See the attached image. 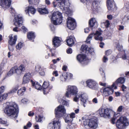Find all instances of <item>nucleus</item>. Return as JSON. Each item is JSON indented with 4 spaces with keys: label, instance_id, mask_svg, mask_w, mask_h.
I'll return each instance as SVG.
<instances>
[{
    "label": "nucleus",
    "instance_id": "39",
    "mask_svg": "<svg viewBox=\"0 0 129 129\" xmlns=\"http://www.w3.org/2000/svg\"><path fill=\"white\" fill-rule=\"evenodd\" d=\"M110 23L108 20H106L105 22L102 23V25H104L105 26L104 27L108 28L110 25Z\"/></svg>",
    "mask_w": 129,
    "mask_h": 129
},
{
    "label": "nucleus",
    "instance_id": "34",
    "mask_svg": "<svg viewBox=\"0 0 129 129\" xmlns=\"http://www.w3.org/2000/svg\"><path fill=\"white\" fill-rule=\"evenodd\" d=\"M46 68L44 67H41L40 69V71L39 72V73L40 75L43 76L45 74V72L46 71Z\"/></svg>",
    "mask_w": 129,
    "mask_h": 129
},
{
    "label": "nucleus",
    "instance_id": "29",
    "mask_svg": "<svg viewBox=\"0 0 129 129\" xmlns=\"http://www.w3.org/2000/svg\"><path fill=\"white\" fill-rule=\"evenodd\" d=\"M97 23L96 20L94 18H91L89 22V24L91 27L94 26L95 24H97Z\"/></svg>",
    "mask_w": 129,
    "mask_h": 129
},
{
    "label": "nucleus",
    "instance_id": "5",
    "mask_svg": "<svg viewBox=\"0 0 129 129\" xmlns=\"http://www.w3.org/2000/svg\"><path fill=\"white\" fill-rule=\"evenodd\" d=\"M97 112L101 117L105 118H110L113 117L115 114V113L113 111L108 109L100 108Z\"/></svg>",
    "mask_w": 129,
    "mask_h": 129
},
{
    "label": "nucleus",
    "instance_id": "46",
    "mask_svg": "<svg viewBox=\"0 0 129 129\" xmlns=\"http://www.w3.org/2000/svg\"><path fill=\"white\" fill-rule=\"evenodd\" d=\"M18 68L21 71V72L24 71L25 70V66L23 64L21 65L20 66L18 67Z\"/></svg>",
    "mask_w": 129,
    "mask_h": 129
},
{
    "label": "nucleus",
    "instance_id": "7",
    "mask_svg": "<svg viewBox=\"0 0 129 129\" xmlns=\"http://www.w3.org/2000/svg\"><path fill=\"white\" fill-rule=\"evenodd\" d=\"M101 34V33L100 31H96L95 33H91L87 37L86 40V43L88 44L90 43L92 37L94 36L95 40L102 41L103 40V38L100 36Z\"/></svg>",
    "mask_w": 129,
    "mask_h": 129
},
{
    "label": "nucleus",
    "instance_id": "23",
    "mask_svg": "<svg viewBox=\"0 0 129 129\" xmlns=\"http://www.w3.org/2000/svg\"><path fill=\"white\" fill-rule=\"evenodd\" d=\"M31 75L30 73H27L25 74L23 78L22 83L25 84L28 83L30 80Z\"/></svg>",
    "mask_w": 129,
    "mask_h": 129
},
{
    "label": "nucleus",
    "instance_id": "43",
    "mask_svg": "<svg viewBox=\"0 0 129 129\" xmlns=\"http://www.w3.org/2000/svg\"><path fill=\"white\" fill-rule=\"evenodd\" d=\"M94 8L97 9L98 7V3L95 1L93 2L92 4Z\"/></svg>",
    "mask_w": 129,
    "mask_h": 129
},
{
    "label": "nucleus",
    "instance_id": "20",
    "mask_svg": "<svg viewBox=\"0 0 129 129\" xmlns=\"http://www.w3.org/2000/svg\"><path fill=\"white\" fill-rule=\"evenodd\" d=\"M75 41V38L73 36L68 37L67 40V45L70 47L72 46L74 44Z\"/></svg>",
    "mask_w": 129,
    "mask_h": 129
},
{
    "label": "nucleus",
    "instance_id": "35",
    "mask_svg": "<svg viewBox=\"0 0 129 129\" xmlns=\"http://www.w3.org/2000/svg\"><path fill=\"white\" fill-rule=\"evenodd\" d=\"M23 43L20 42L18 43L16 46V49L17 50H20L23 47Z\"/></svg>",
    "mask_w": 129,
    "mask_h": 129
},
{
    "label": "nucleus",
    "instance_id": "28",
    "mask_svg": "<svg viewBox=\"0 0 129 129\" xmlns=\"http://www.w3.org/2000/svg\"><path fill=\"white\" fill-rule=\"evenodd\" d=\"M35 36L34 33L30 32L27 33V37L30 40H32L33 41V40L35 39Z\"/></svg>",
    "mask_w": 129,
    "mask_h": 129
},
{
    "label": "nucleus",
    "instance_id": "60",
    "mask_svg": "<svg viewBox=\"0 0 129 129\" xmlns=\"http://www.w3.org/2000/svg\"><path fill=\"white\" fill-rule=\"evenodd\" d=\"M123 109V106H120L119 107L117 111L119 112H121Z\"/></svg>",
    "mask_w": 129,
    "mask_h": 129
},
{
    "label": "nucleus",
    "instance_id": "59",
    "mask_svg": "<svg viewBox=\"0 0 129 129\" xmlns=\"http://www.w3.org/2000/svg\"><path fill=\"white\" fill-rule=\"evenodd\" d=\"M90 29L88 27L84 29V32L85 33H88Z\"/></svg>",
    "mask_w": 129,
    "mask_h": 129
},
{
    "label": "nucleus",
    "instance_id": "50",
    "mask_svg": "<svg viewBox=\"0 0 129 129\" xmlns=\"http://www.w3.org/2000/svg\"><path fill=\"white\" fill-rule=\"evenodd\" d=\"M76 59L80 63H81V54H79L77 55L76 56Z\"/></svg>",
    "mask_w": 129,
    "mask_h": 129
},
{
    "label": "nucleus",
    "instance_id": "56",
    "mask_svg": "<svg viewBox=\"0 0 129 129\" xmlns=\"http://www.w3.org/2000/svg\"><path fill=\"white\" fill-rule=\"evenodd\" d=\"M28 101V100L26 99L23 98L21 100V102L24 104H25Z\"/></svg>",
    "mask_w": 129,
    "mask_h": 129
},
{
    "label": "nucleus",
    "instance_id": "33",
    "mask_svg": "<svg viewBox=\"0 0 129 129\" xmlns=\"http://www.w3.org/2000/svg\"><path fill=\"white\" fill-rule=\"evenodd\" d=\"M8 96L7 93H4L3 94L1 95L0 96V101H3L4 100H6Z\"/></svg>",
    "mask_w": 129,
    "mask_h": 129
},
{
    "label": "nucleus",
    "instance_id": "40",
    "mask_svg": "<svg viewBox=\"0 0 129 129\" xmlns=\"http://www.w3.org/2000/svg\"><path fill=\"white\" fill-rule=\"evenodd\" d=\"M116 47L117 49L119 51L123 49L122 46L119 44L118 42L116 43Z\"/></svg>",
    "mask_w": 129,
    "mask_h": 129
},
{
    "label": "nucleus",
    "instance_id": "17",
    "mask_svg": "<svg viewBox=\"0 0 129 129\" xmlns=\"http://www.w3.org/2000/svg\"><path fill=\"white\" fill-rule=\"evenodd\" d=\"M22 18L20 16H15L14 20V24L16 26H20L22 23Z\"/></svg>",
    "mask_w": 129,
    "mask_h": 129
},
{
    "label": "nucleus",
    "instance_id": "62",
    "mask_svg": "<svg viewBox=\"0 0 129 129\" xmlns=\"http://www.w3.org/2000/svg\"><path fill=\"white\" fill-rule=\"evenodd\" d=\"M121 88H122V90L123 91H124L125 90V89L126 88V87L124 85H122L121 86Z\"/></svg>",
    "mask_w": 129,
    "mask_h": 129
},
{
    "label": "nucleus",
    "instance_id": "63",
    "mask_svg": "<svg viewBox=\"0 0 129 129\" xmlns=\"http://www.w3.org/2000/svg\"><path fill=\"white\" fill-rule=\"evenodd\" d=\"M22 31L24 32L26 31L27 30V28L24 26H23L22 27Z\"/></svg>",
    "mask_w": 129,
    "mask_h": 129
},
{
    "label": "nucleus",
    "instance_id": "13",
    "mask_svg": "<svg viewBox=\"0 0 129 129\" xmlns=\"http://www.w3.org/2000/svg\"><path fill=\"white\" fill-rule=\"evenodd\" d=\"M75 117V114L74 112L68 114L67 116L63 117L65 122L66 123L71 122L73 120V118Z\"/></svg>",
    "mask_w": 129,
    "mask_h": 129
},
{
    "label": "nucleus",
    "instance_id": "51",
    "mask_svg": "<svg viewBox=\"0 0 129 129\" xmlns=\"http://www.w3.org/2000/svg\"><path fill=\"white\" fill-rule=\"evenodd\" d=\"M5 88V87L4 86H2L0 87V94L4 91Z\"/></svg>",
    "mask_w": 129,
    "mask_h": 129
},
{
    "label": "nucleus",
    "instance_id": "11",
    "mask_svg": "<svg viewBox=\"0 0 129 129\" xmlns=\"http://www.w3.org/2000/svg\"><path fill=\"white\" fill-rule=\"evenodd\" d=\"M60 122L58 119L57 120H54L49 124L48 126V129H59Z\"/></svg>",
    "mask_w": 129,
    "mask_h": 129
},
{
    "label": "nucleus",
    "instance_id": "41",
    "mask_svg": "<svg viewBox=\"0 0 129 129\" xmlns=\"http://www.w3.org/2000/svg\"><path fill=\"white\" fill-rule=\"evenodd\" d=\"M69 102L70 101L69 100H63L62 102V104L64 105L67 107H69Z\"/></svg>",
    "mask_w": 129,
    "mask_h": 129
},
{
    "label": "nucleus",
    "instance_id": "45",
    "mask_svg": "<svg viewBox=\"0 0 129 129\" xmlns=\"http://www.w3.org/2000/svg\"><path fill=\"white\" fill-rule=\"evenodd\" d=\"M32 125L31 123L30 122H29L27 124L26 126H24V129H27L28 128L30 127Z\"/></svg>",
    "mask_w": 129,
    "mask_h": 129
},
{
    "label": "nucleus",
    "instance_id": "22",
    "mask_svg": "<svg viewBox=\"0 0 129 129\" xmlns=\"http://www.w3.org/2000/svg\"><path fill=\"white\" fill-rule=\"evenodd\" d=\"M112 90L110 88L108 87L104 88L103 89V95L104 96H108L112 93Z\"/></svg>",
    "mask_w": 129,
    "mask_h": 129
},
{
    "label": "nucleus",
    "instance_id": "47",
    "mask_svg": "<svg viewBox=\"0 0 129 129\" xmlns=\"http://www.w3.org/2000/svg\"><path fill=\"white\" fill-rule=\"evenodd\" d=\"M90 121V119H86L85 121H83V124L84 125H88V123H89Z\"/></svg>",
    "mask_w": 129,
    "mask_h": 129
},
{
    "label": "nucleus",
    "instance_id": "1",
    "mask_svg": "<svg viewBox=\"0 0 129 129\" xmlns=\"http://www.w3.org/2000/svg\"><path fill=\"white\" fill-rule=\"evenodd\" d=\"M7 106L4 110V112L7 115L15 119L18 116V111L17 105L15 103H6Z\"/></svg>",
    "mask_w": 129,
    "mask_h": 129
},
{
    "label": "nucleus",
    "instance_id": "24",
    "mask_svg": "<svg viewBox=\"0 0 129 129\" xmlns=\"http://www.w3.org/2000/svg\"><path fill=\"white\" fill-rule=\"evenodd\" d=\"M125 79L123 77H121L118 79L115 82V83L113 84L112 86L113 87L116 84H117L119 83L123 84L125 82Z\"/></svg>",
    "mask_w": 129,
    "mask_h": 129
},
{
    "label": "nucleus",
    "instance_id": "6",
    "mask_svg": "<svg viewBox=\"0 0 129 129\" xmlns=\"http://www.w3.org/2000/svg\"><path fill=\"white\" fill-rule=\"evenodd\" d=\"M116 126L118 129L124 128L128 125V122L126 117H121L118 119L116 122Z\"/></svg>",
    "mask_w": 129,
    "mask_h": 129
},
{
    "label": "nucleus",
    "instance_id": "26",
    "mask_svg": "<svg viewBox=\"0 0 129 129\" xmlns=\"http://www.w3.org/2000/svg\"><path fill=\"white\" fill-rule=\"evenodd\" d=\"M30 82L32 83V84L33 86H35V88L38 90H41L42 89V86L38 82L35 83L33 82L32 80H30Z\"/></svg>",
    "mask_w": 129,
    "mask_h": 129
},
{
    "label": "nucleus",
    "instance_id": "54",
    "mask_svg": "<svg viewBox=\"0 0 129 129\" xmlns=\"http://www.w3.org/2000/svg\"><path fill=\"white\" fill-rule=\"evenodd\" d=\"M112 52V51L111 50H108L106 51V55H109L111 54Z\"/></svg>",
    "mask_w": 129,
    "mask_h": 129
},
{
    "label": "nucleus",
    "instance_id": "57",
    "mask_svg": "<svg viewBox=\"0 0 129 129\" xmlns=\"http://www.w3.org/2000/svg\"><path fill=\"white\" fill-rule=\"evenodd\" d=\"M87 53H88V52H91L93 50V49L92 48L88 47L87 48Z\"/></svg>",
    "mask_w": 129,
    "mask_h": 129
},
{
    "label": "nucleus",
    "instance_id": "61",
    "mask_svg": "<svg viewBox=\"0 0 129 129\" xmlns=\"http://www.w3.org/2000/svg\"><path fill=\"white\" fill-rule=\"evenodd\" d=\"M67 52L68 54H71L72 53V50L71 48H69L67 50Z\"/></svg>",
    "mask_w": 129,
    "mask_h": 129
},
{
    "label": "nucleus",
    "instance_id": "55",
    "mask_svg": "<svg viewBox=\"0 0 129 129\" xmlns=\"http://www.w3.org/2000/svg\"><path fill=\"white\" fill-rule=\"evenodd\" d=\"M108 60V59L106 55L104 56L103 59V62L105 63Z\"/></svg>",
    "mask_w": 129,
    "mask_h": 129
},
{
    "label": "nucleus",
    "instance_id": "10",
    "mask_svg": "<svg viewBox=\"0 0 129 129\" xmlns=\"http://www.w3.org/2000/svg\"><path fill=\"white\" fill-rule=\"evenodd\" d=\"M67 26L68 28L71 30H74L76 27V23L75 20L72 18L69 17L67 19Z\"/></svg>",
    "mask_w": 129,
    "mask_h": 129
},
{
    "label": "nucleus",
    "instance_id": "14",
    "mask_svg": "<svg viewBox=\"0 0 129 129\" xmlns=\"http://www.w3.org/2000/svg\"><path fill=\"white\" fill-rule=\"evenodd\" d=\"M107 4L108 9L110 11H112L116 9L113 0H107Z\"/></svg>",
    "mask_w": 129,
    "mask_h": 129
},
{
    "label": "nucleus",
    "instance_id": "37",
    "mask_svg": "<svg viewBox=\"0 0 129 129\" xmlns=\"http://www.w3.org/2000/svg\"><path fill=\"white\" fill-rule=\"evenodd\" d=\"M88 47L87 45H83L81 46V51L87 53V48Z\"/></svg>",
    "mask_w": 129,
    "mask_h": 129
},
{
    "label": "nucleus",
    "instance_id": "8",
    "mask_svg": "<svg viewBox=\"0 0 129 129\" xmlns=\"http://www.w3.org/2000/svg\"><path fill=\"white\" fill-rule=\"evenodd\" d=\"M55 112L56 117L58 118L62 117L61 113L63 114L66 113V110L64 106L60 105L55 109Z\"/></svg>",
    "mask_w": 129,
    "mask_h": 129
},
{
    "label": "nucleus",
    "instance_id": "53",
    "mask_svg": "<svg viewBox=\"0 0 129 129\" xmlns=\"http://www.w3.org/2000/svg\"><path fill=\"white\" fill-rule=\"evenodd\" d=\"M13 45H9V49L10 50L13 51L14 49V47L13 46Z\"/></svg>",
    "mask_w": 129,
    "mask_h": 129
},
{
    "label": "nucleus",
    "instance_id": "44",
    "mask_svg": "<svg viewBox=\"0 0 129 129\" xmlns=\"http://www.w3.org/2000/svg\"><path fill=\"white\" fill-rule=\"evenodd\" d=\"M87 59V58L85 55L81 54V61H85Z\"/></svg>",
    "mask_w": 129,
    "mask_h": 129
},
{
    "label": "nucleus",
    "instance_id": "36",
    "mask_svg": "<svg viewBox=\"0 0 129 129\" xmlns=\"http://www.w3.org/2000/svg\"><path fill=\"white\" fill-rule=\"evenodd\" d=\"M43 116L42 115H39L38 116H36L35 117L36 121L37 122H41L43 119Z\"/></svg>",
    "mask_w": 129,
    "mask_h": 129
},
{
    "label": "nucleus",
    "instance_id": "31",
    "mask_svg": "<svg viewBox=\"0 0 129 129\" xmlns=\"http://www.w3.org/2000/svg\"><path fill=\"white\" fill-rule=\"evenodd\" d=\"M67 73H63L60 76V80L63 82L65 81L67 79Z\"/></svg>",
    "mask_w": 129,
    "mask_h": 129
},
{
    "label": "nucleus",
    "instance_id": "12",
    "mask_svg": "<svg viewBox=\"0 0 129 129\" xmlns=\"http://www.w3.org/2000/svg\"><path fill=\"white\" fill-rule=\"evenodd\" d=\"M22 73L21 71L17 68V66L12 67L8 73L7 75L8 76L12 75L14 73H15L18 75H20Z\"/></svg>",
    "mask_w": 129,
    "mask_h": 129
},
{
    "label": "nucleus",
    "instance_id": "30",
    "mask_svg": "<svg viewBox=\"0 0 129 129\" xmlns=\"http://www.w3.org/2000/svg\"><path fill=\"white\" fill-rule=\"evenodd\" d=\"M26 90V88L25 87H23L18 90L17 92L18 95L19 96L22 95L24 93V92Z\"/></svg>",
    "mask_w": 129,
    "mask_h": 129
},
{
    "label": "nucleus",
    "instance_id": "64",
    "mask_svg": "<svg viewBox=\"0 0 129 129\" xmlns=\"http://www.w3.org/2000/svg\"><path fill=\"white\" fill-rule=\"evenodd\" d=\"M92 102L93 103H98V100L96 98H95L93 99L92 100Z\"/></svg>",
    "mask_w": 129,
    "mask_h": 129
},
{
    "label": "nucleus",
    "instance_id": "58",
    "mask_svg": "<svg viewBox=\"0 0 129 129\" xmlns=\"http://www.w3.org/2000/svg\"><path fill=\"white\" fill-rule=\"evenodd\" d=\"M53 75L56 77L58 75L57 71H55L53 72Z\"/></svg>",
    "mask_w": 129,
    "mask_h": 129
},
{
    "label": "nucleus",
    "instance_id": "15",
    "mask_svg": "<svg viewBox=\"0 0 129 129\" xmlns=\"http://www.w3.org/2000/svg\"><path fill=\"white\" fill-rule=\"evenodd\" d=\"M11 0H0V5L4 9L8 8L10 6Z\"/></svg>",
    "mask_w": 129,
    "mask_h": 129
},
{
    "label": "nucleus",
    "instance_id": "42",
    "mask_svg": "<svg viewBox=\"0 0 129 129\" xmlns=\"http://www.w3.org/2000/svg\"><path fill=\"white\" fill-rule=\"evenodd\" d=\"M49 84L48 82H44L43 85L42 86L44 89H46L48 87Z\"/></svg>",
    "mask_w": 129,
    "mask_h": 129
},
{
    "label": "nucleus",
    "instance_id": "4",
    "mask_svg": "<svg viewBox=\"0 0 129 129\" xmlns=\"http://www.w3.org/2000/svg\"><path fill=\"white\" fill-rule=\"evenodd\" d=\"M62 18V14L59 11L54 12L52 15L51 21L55 25H59L61 23Z\"/></svg>",
    "mask_w": 129,
    "mask_h": 129
},
{
    "label": "nucleus",
    "instance_id": "25",
    "mask_svg": "<svg viewBox=\"0 0 129 129\" xmlns=\"http://www.w3.org/2000/svg\"><path fill=\"white\" fill-rule=\"evenodd\" d=\"M37 11L41 14H45L48 13V10L46 8H38L37 9Z\"/></svg>",
    "mask_w": 129,
    "mask_h": 129
},
{
    "label": "nucleus",
    "instance_id": "21",
    "mask_svg": "<svg viewBox=\"0 0 129 129\" xmlns=\"http://www.w3.org/2000/svg\"><path fill=\"white\" fill-rule=\"evenodd\" d=\"M9 44L10 45H14L16 43L17 39V36H14L12 37V35H10L9 37Z\"/></svg>",
    "mask_w": 129,
    "mask_h": 129
},
{
    "label": "nucleus",
    "instance_id": "27",
    "mask_svg": "<svg viewBox=\"0 0 129 129\" xmlns=\"http://www.w3.org/2000/svg\"><path fill=\"white\" fill-rule=\"evenodd\" d=\"M87 95L85 93H84L81 94V101L83 103V106L84 107L86 106L85 105L86 100L87 99Z\"/></svg>",
    "mask_w": 129,
    "mask_h": 129
},
{
    "label": "nucleus",
    "instance_id": "3",
    "mask_svg": "<svg viewBox=\"0 0 129 129\" xmlns=\"http://www.w3.org/2000/svg\"><path fill=\"white\" fill-rule=\"evenodd\" d=\"M78 89L76 86L69 85L67 88V91L66 93V95L67 97L69 98L70 97L71 95H76L74 100V101L77 102L81 96L80 93H78Z\"/></svg>",
    "mask_w": 129,
    "mask_h": 129
},
{
    "label": "nucleus",
    "instance_id": "32",
    "mask_svg": "<svg viewBox=\"0 0 129 129\" xmlns=\"http://www.w3.org/2000/svg\"><path fill=\"white\" fill-rule=\"evenodd\" d=\"M6 61L5 60H3L0 65V70L1 72L3 70L6 68Z\"/></svg>",
    "mask_w": 129,
    "mask_h": 129
},
{
    "label": "nucleus",
    "instance_id": "16",
    "mask_svg": "<svg viewBox=\"0 0 129 129\" xmlns=\"http://www.w3.org/2000/svg\"><path fill=\"white\" fill-rule=\"evenodd\" d=\"M97 121V120L96 118L90 119L89 123H88V126L93 129L96 128L98 125Z\"/></svg>",
    "mask_w": 129,
    "mask_h": 129
},
{
    "label": "nucleus",
    "instance_id": "38",
    "mask_svg": "<svg viewBox=\"0 0 129 129\" xmlns=\"http://www.w3.org/2000/svg\"><path fill=\"white\" fill-rule=\"evenodd\" d=\"M0 123L6 126H7L9 125V123L7 122L6 120L2 118H0Z\"/></svg>",
    "mask_w": 129,
    "mask_h": 129
},
{
    "label": "nucleus",
    "instance_id": "9",
    "mask_svg": "<svg viewBox=\"0 0 129 129\" xmlns=\"http://www.w3.org/2000/svg\"><path fill=\"white\" fill-rule=\"evenodd\" d=\"M86 83L88 87L92 89L96 90L98 89V84L94 80H88L86 81Z\"/></svg>",
    "mask_w": 129,
    "mask_h": 129
},
{
    "label": "nucleus",
    "instance_id": "2",
    "mask_svg": "<svg viewBox=\"0 0 129 129\" xmlns=\"http://www.w3.org/2000/svg\"><path fill=\"white\" fill-rule=\"evenodd\" d=\"M53 2L54 6L59 7L63 12L68 15H71L72 11L69 8V5L66 3L65 0H54Z\"/></svg>",
    "mask_w": 129,
    "mask_h": 129
},
{
    "label": "nucleus",
    "instance_id": "18",
    "mask_svg": "<svg viewBox=\"0 0 129 129\" xmlns=\"http://www.w3.org/2000/svg\"><path fill=\"white\" fill-rule=\"evenodd\" d=\"M61 41V38L54 37L52 40V44L54 47H58L60 45V42Z\"/></svg>",
    "mask_w": 129,
    "mask_h": 129
},
{
    "label": "nucleus",
    "instance_id": "52",
    "mask_svg": "<svg viewBox=\"0 0 129 129\" xmlns=\"http://www.w3.org/2000/svg\"><path fill=\"white\" fill-rule=\"evenodd\" d=\"M67 73V79H70L73 77V75L71 73Z\"/></svg>",
    "mask_w": 129,
    "mask_h": 129
},
{
    "label": "nucleus",
    "instance_id": "19",
    "mask_svg": "<svg viewBox=\"0 0 129 129\" xmlns=\"http://www.w3.org/2000/svg\"><path fill=\"white\" fill-rule=\"evenodd\" d=\"M25 11L27 14L29 15V13L33 14H35L36 12V10L33 7L29 6L25 8Z\"/></svg>",
    "mask_w": 129,
    "mask_h": 129
},
{
    "label": "nucleus",
    "instance_id": "48",
    "mask_svg": "<svg viewBox=\"0 0 129 129\" xmlns=\"http://www.w3.org/2000/svg\"><path fill=\"white\" fill-rule=\"evenodd\" d=\"M125 7L127 11H129V2H127L125 3Z\"/></svg>",
    "mask_w": 129,
    "mask_h": 129
},
{
    "label": "nucleus",
    "instance_id": "49",
    "mask_svg": "<svg viewBox=\"0 0 129 129\" xmlns=\"http://www.w3.org/2000/svg\"><path fill=\"white\" fill-rule=\"evenodd\" d=\"M41 66L39 65H37L35 67V70L37 72L40 71Z\"/></svg>",
    "mask_w": 129,
    "mask_h": 129
}]
</instances>
